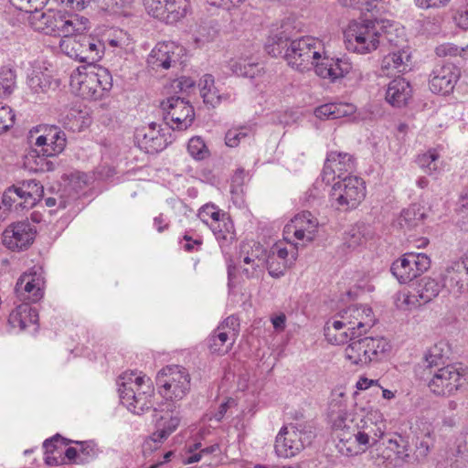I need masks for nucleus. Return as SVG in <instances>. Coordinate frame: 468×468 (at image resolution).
Wrapping results in <instances>:
<instances>
[{"label": "nucleus", "instance_id": "1", "mask_svg": "<svg viewBox=\"0 0 468 468\" xmlns=\"http://www.w3.org/2000/svg\"><path fill=\"white\" fill-rule=\"evenodd\" d=\"M281 56L297 70L305 71L314 67L318 76L332 81L344 78L352 69L348 58L326 56L323 42L311 36L291 40Z\"/></svg>", "mask_w": 468, "mask_h": 468}, {"label": "nucleus", "instance_id": "2", "mask_svg": "<svg viewBox=\"0 0 468 468\" xmlns=\"http://www.w3.org/2000/svg\"><path fill=\"white\" fill-rule=\"evenodd\" d=\"M333 429L337 439L335 447L345 456L365 452L369 447L377 445L384 435V424L373 420L363 409L356 411L339 410L333 420Z\"/></svg>", "mask_w": 468, "mask_h": 468}, {"label": "nucleus", "instance_id": "3", "mask_svg": "<svg viewBox=\"0 0 468 468\" xmlns=\"http://www.w3.org/2000/svg\"><path fill=\"white\" fill-rule=\"evenodd\" d=\"M398 27L389 20H366L352 22L346 29L345 43L347 50L357 54L370 53L379 45H398Z\"/></svg>", "mask_w": 468, "mask_h": 468}, {"label": "nucleus", "instance_id": "4", "mask_svg": "<svg viewBox=\"0 0 468 468\" xmlns=\"http://www.w3.org/2000/svg\"><path fill=\"white\" fill-rule=\"evenodd\" d=\"M31 23L36 30L46 35L59 37L61 39L90 28V21L85 16L51 10L41 14L37 12L32 16Z\"/></svg>", "mask_w": 468, "mask_h": 468}, {"label": "nucleus", "instance_id": "5", "mask_svg": "<svg viewBox=\"0 0 468 468\" xmlns=\"http://www.w3.org/2000/svg\"><path fill=\"white\" fill-rule=\"evenodd\" d=\"M149 381L145 376H135L133 372L123 373L117 380L122 403L134 414L140 415L153 408V388Z\"/></svg>", "mask_w": 468, "mask_h": 468}, {"label": "nucleus", "instance_id": "6", "mask_svg": "<svg viewBox=\"0 0 468 468\" xmlns=\"http://www.w3.org/2000/svg\"><path fill=\"white\" fill-rule=\"evenodd\" d=\"M83 33H75L60 39L59 48L68 57L93 65L102 58L105 44L99 37Z\"/></svg>", "mask_w": 468, "mask_h": 468}, {"label": "nucleus", "instance_id": "7", "mask_svg": "<svg viewBox=\"0 0 468 468\" xmlns=\"http://www.w3.org/2000/svg\"><path fill=\"white\" fill-rule=\"evenodd\" d=\"M329 197L335 208L343 211L354 209L366 197L365 182L356 176H343L333 184Z\"/></svg>", "mask_w": 468, "mask_h": 468}, {"label": "nucleus", "instance_id": "8", "mask_svg": "<svg viewBox=\"0 0 468 468\" xmlns=\"http://www.w3.org/2000/svg\"><path fill=\"white\" fill-rule=\"evenodd\" d=\"M156 385L162 396L170 400L182 399L190 389V376L183 367L173 365L161 369Z\"/></svg>", "mask_w": 468, "mask_h": 468}, {"label": "nucleus", "instance_id": "9", "mask_svg": "<svg viewBox=\"0 0 468 468\" xmlns=\"http://www.w3.org/2000/svg\"><path fill=\"white\" fill-rule=\"evenodd\" d=\"M314 437L312 431L299 430L293 425L284 426L276 436L275 452L280 457H293L305 446L310 445Z\"/></svg>", "mask_w": 468, "mask_h": 468}, {"label": "nucleus", "instance_id": "10", "mask_svg": "<svg viewBox=\"0 0 468 468\" xmlns=\"http://www.w3.org/2000/svg\"><path fill=\"white\" fill-rule=\"evenodd\" d=\"M430 267L431 260L427 254L407 252L392 263L390 271L400 283H408L420 276Z\"/></svg>", "mask_w": 468, "mask_h": 468}, {"label": "nucleus", "instance_id": "11", "mask_svg": "<svg viewBox=\"0 0 468 468\" xmlns=\"http://www.w3.org/2000/svg\"><path fill=\"white\" fill-rule=\"evenodd\" d=\"M164 120L173 130H186L195 118L194 108L180 97H169L161 102Z\"/></svg>", "mask_w": 468, "mask_h": 468}, {"label": "nucleus", "instance_id": "12", "mask_svg": "<svg viewBox=\"0 0 468 468\" xmlns=\"http://www.w3.org/2000/svg\"><path fill=\"white\" fill-rule=\"evenodd\" d=\"M466 380L462 367L448 365L438 368L429 382L430 389L437 395L449 396L456 391Z\"/></svg>", "mask_w": 468, "mask_h": 468}, {"label": "nucleus", "instance_id": "13", "mask_svg": "<svg viewBox=\"0 0 468 468\" xmlns=\"http://www.w3.org/2000/svg\"><path fill=\"white\" fill-rule=\"evenodd\" d=\"M300 29V23L292 16L286 17L279 24L273 25L268 40V45L266 47L267 52L272 57H279L282 55L283 49L291 40H294L293 37Z\"/></svg>", "mask_w": 468, "mask_h": 468}, {"label": "nucleus", "instance_id": "14", "mask_svg": "<svg viewBox=\"0 0 468 468\" xmlns=\"http://www.w3.org/2000/svg\"><path fill=\"white\" fill-rule=\"evenodd\" d=\"M318 221L309 211L296 215L283 229V237L288 243L294 239L310 242L314 240Z\"/></svg>", "mask_w": 468, "mask_h": 468}, {"label": "nucleus", "instance_id": "15", "mask_svg": "<svg viewBox=\"0 0 468 468\" xmlns=\"http://www.w3.org/2000/svg\"><path fill=\"white\" fill-rule=\"evenodd\" d=\"M356 167L353 156L347 153L330 152L327 154L324 169L322 172V180L329 184L331 180L343 179V176H353L351 174Z\"/></svg>", "mask_w": 468, "mask_h": 468}, {"label": "nucleus", "instance_id": "16", "mask_svg": "<svg viewBox=\"0 0 468 468\" xmlns=\"http://www.w3.org/2000/svg\"><path fill=\"white\" fill-rule=\"evenodd\" d=\"M36 233V228L30 222H15L3 232V244L12 250L27 249L33 243Z\"/></svg>", "mask_w": 468, "mask_h": 468}, {"label": "nucleus", "instance_id": "17", "mask_svg": "<svg viewBox=\"0 0 468 468\" xmlns=\"http://www.w3.org/2000/svg\"><path fill=\"white\" fill-rule=\"evenodd\" d=\"M443 286L454 294L468 292V257L452 262L442 274Z\"/></svg>", "mask_w": 468, "mask_h": 468}, {"label": "nucleus", "instance_id": "18", "mask_svg": "<svg viewBox=\"0 0 468 468\" xmlns=\"http://www.w3.org/2000/svg\"><path fill=\"white\" fill-rule=\"evenodd\" d=\"M67 144L65 133L58 126H47L43 133L36 138L34 145L40 148L43 155L56 156L63 152Z\"/></svg>", "mask_w": 468, "mask_h": 468}, {"label": "nucleus", "instance_id": "19", "mask_svg": "<svg viewBox=\"0 0 468 468\" xmlns=\"http://www.w3.org/2000/svg\"><path fill=\"white\" fill-rule=\"evenodd\" d=\"M181 48L173 42L158 43L151 51L147 63L153 69H168L179 62Z\"/></svg>", "mask_w": 468, "mask_h": 468}, {"label": "nucleus", "instance_id": "20", "mask_svg": "<svg viewBox=\"0 0 468 468\" xmlns=\"http://www.w3.org/2000/svg\"><path fill=\"white\" fill-rule=\"evenodd\" d=\"M99 80L96 76V71H81L79 68L70 76V86L83 99L98 100L101 99V89H98L100 85Z\"/></svg>", "mask_w": 468, "mask_h": 468}, {"label": "nucleus", "instance_id": "21", "mask_svg": "<svg viewBox=\"0 0 468 468\" xmlns=\"http://www.w3.org/2000/svg\"><path fill=\"white\" fill-rule=\"evenodd\" d=\"M459 70L452 64L436 67L430 80V90L433 93L449 94L454 89Z\"/></svg>", "mask_w": 468, "mask_h": 468}, {"label": "nucleus", "instance_id": "22", "mask_svg": "<svg viewBox=\"0 0 468 468\" xmlns=\"http://www.w3.org/2000/svg\"><path fill=\"white\" fill-rule=\"evenodd\" d=\"M372 310L366 306L350 305L339 313L341 319H344L349 327H355L357 336H362L374 324L371 318Z\"/></svg>", "mask_w": 468, "mask_h": 468}, {"label": "nucleus", "instance_id": "23", "mask_svg": "<svg viewBox=\"0 0 468 468\" xmlns=\"http://www.w3.org/2000/svg\"><path fill=\"white\" fill-rule=\"evenodd\" d=\"M410 461V454L405 444L404 440L399 436L396 439H388L385 449L378 457L376 463L379 465L381 463L393 464L394 466H400L404 463Z\"/></svg>", "mask_w": 468, "mask_h": 468}, {"label": "nucleus", "instance_id": "24", "mask_svg": "<svg viewBox=\"0 0 468 468\" xmlns=\"http://www.w3.org/2000/svg\"><path fill=\"white\" fill-rule=\"evenodd\" d=\"M411 93L412 89L410 82L404 78L398 77L388 83L386 101L392 106L399 108L406 105Z\"/></svg>", "mask_w": 468, "mask_h": 468}, {"label": "nucleus", "instance_id": "25", "mask_svg": "<svg viewBox=\"0 0 468 468\" xmlns=\"http://www.w3.org/2000/svg\"><path fill=\"white\" fill-rule=\"evenodd\" d=\"M43 281L40 276L36 273H25L17 281L16 291L20 293H27L24 296L31 302H37L43 296Z\"/></svg>", "mask_w": 468, "mask_h": 468}, {"label": "nucleus", "instance_id": "26", "mask_svg": "<svg viewBox=\"0 0 468 468\" xmlns=\"http://www.w3.org/2000/svg\"><path fill=\"white\" fill-rule=\"evenodd\" d=\"M38 321V314L37 310L28 303L18 305L9 314L8 322L12 327H19L21 330L26 329L29 324H35Z\"/></svg>", "mask_w": 468, "mask_h": 468}, {"label": "nucleus", "instance_id": "27", "mask_svg": "<svg viewBox=\"0 0 468 468\" xmlns=\"http://www.w3.org/2000/svg\"><path fill=\"white\" fill-rule=\"evenodd\" d=\"M363 349V356H367L368 363L378 361L379 356L389 350L390 346L384 337H359Z\"/></svg>", "mask_w": 468, "mask_h": 468}, {"label": "nucleus", "instance_id": "28", "mask_svg": "<svg viewBox=\"0 0 468 468\" xmlns=\"http://www.w3.org/2000/svg\"><path fill=\"white\" fill-rule=\"evenodd\" d=\"M410 55L406 50H398L386 55L381 62V69L388 74L390 71L405 72L410 69Z\"/></svg>", "mask_w": 468, "mask_h": 468}, {"label": "nucleus", "instance_id": "29", "mask_svg": "<svg viewBox=\"0 0 468 468\" xmlns=\"http://www.w3.org/2000/svg\"><path fill=\"white\" fill-rule=\"evenodd\" d=\"M236 339L235 333H227L217 328L209 337V350L213 354L225 355L232 348Z\"/></svg>", "mask_w": 468, "mask_h": 468}, {"label": "nucleus", "instance_id": "30", "mask_svg": "<svg viewBox=\"0 0 468 468\" xmlns=\"http://www.w3.org/2000/svg\"><path fill=\"white\" fill-rule=\"evenodd\" d=\"M16 187L24 198V201L20 202L19 205H24L27 209L34 207L44 193L43 186L35 179L23 181L21 186Z\"/></svg>", "mask_w": 468, "mask_h": 468}, {"label": "nucleus", "instance_id": "31", "mask_svg": "<svg viewBox=\"0 0 468 468\" xmlns=\"http://www.w3.org/2000/svg\"><path fill=\"white\" fill-rule=\"evenodd\" d=\"M425 217L424 208L414 204L402 210L398 224L402 229L410 230L421 224Z\"/></svg>", "mask_w": 468, "mask_h": 468}, {"label": "nucleus", "instance_id": "32", "mask_svg": "<svg viewBox=\"0 0 468 468\" xmlns=\"http://www.w3.org/2000/svg\"><path fill=\"white\" fill-rule=\"evenodd\" d=\"M355 329V327H349L350 337L347 341L349 344L345 349V356L354 365L366 366L369 364L367 356H363L364 352L358 339L360 336H357Z\"/></svg>", "mask_w": 468, "mask_h": 468}, {"label": "nucleus", "instance_id": "33", "mask_svg": "<svg viewBox=\"0 0 468 468\" xmlns=\"http://www.w3.org/2000/svg\"><path fill=\"white\" fill-rule=\"evenodd\" d=\"M49 156L43 155L40 153V148H36L30 151L25 158V166L33 172H48L55 169V164L48 160Z\"/></svg>", "mask_w": 468, "mask_h": 468}, {"label": "nucleus", "instance_id": "34", "mask_svg": "<svg viewBox=\"0 0 468 468\" xmlns=\"http://www.w3.org/2000/svg\"><path fill=\"white\" fill-rule=\"evenodd\" d=\"M28 88L37 99H42V96L48 93L53 89V81L49 75L40 71H34L27 80Z\"/></svg>", "mask_w": 468, "mask_h": 468}, {"label": "nucleus", "instance_id": "35", "mask_svg": "<svg viewBox=\"0 0 468 468\" xmlns=\"http://www.w3.org/2000/svg\"><path fill=\"white\" fill-rule=\"evenodd\" d=\"M16 69L11 65L0 67V98L10 96L16 89Z\"/></svg>", "mask_w": 468, "mask_h": 468}, {"label": "nucleus", "instance_id": "36", "mask_svg": "<svg viewBox=\"0 0 468 468\" xmlns=\"http://www.w3.org/2000/svg\"><path fill=\"white\" fill-rule=\"evenodd\" d=\"M345 327H348V325L344 319L327 322L324 328V335L328 341L335 345L347 343L348 338L350 337V332H341Z\"/></svg>", "mask_w": 468, "mask_h": 468}, {"label": "nucleus", "instance_id": "37", "mask_svg": "<svg viewBox=\"0 0 468 468\" xmlns=\"http://www.w3.org/2000/svg\"><path fill=\"white\" fill-rule=\"evenodd\" d=\"M166 24H175L186 16L189 9V0H165Z\"/></svg>", "mask_w": 468, "mask_h": 468}, {"label": "nucleus", "instance_id": "38", "mask_svg": "<svg viewBox=\"0 0 468 468\" xmlns=\"http://www.w3.org/2000/svg\"><path fill=\"white\" fill-rule=\"evenodd\" d=\"M449 347L446 343L440 342L431 346L424 356V367L432 368L444 363V358H448Z\"/></svg>", "mask_w": 468, "mask_h": 468}, {"label": "nucleus", "instance_id": "39", "mask_svg": "<svg viewBox=\"0 0 468 468\" xmlns=\"http://www.w3.org/2000/svg\"><path fill=\"white\" fill-rule=\"evenodd\" d=\"M230 69L238 76L253 79L261 74L263 68L259 63L250 62L246 58L230 63Z\"/></svg>", "mask_w": 468, "mask_h": 468}, {"label": "nucleus", "instance_id": "40", "mask_svg": "<svg viewBox=\"0 0 468 468\" xmlns=\"http://www.w3.org/2000/svg\"><path fill=\"white\" fill-rule=\"evenodd\" d=\"M23 201L24 198L16 186L8 187L0 198V202L5 211L7 213L10 211L18 212L19 210L25 209L24 205H19V203Z\"/></svg>", "mask_w": 468, "mask_h": 468}, {"label": "nucleus", "instance_id": "41", "mask_svg": "<svg viewBox=\"0 0 468 468\" xmlns=\"http://www.w3.org/2000/svg\"><path fill=\"white\" fill-rule=\"evenodd\" d=\"M441 285L431 278H423L419 284L418 296L423 303H429L441 292Z\"/></svg>", "mask_w": 468, "mask_h": 468}, {"label": "nucleus", "instance_id": "42", "mask_svg": "<svg viewBox=\"0 0 468 468\" xmlns=\"http://www.w3.org/2000/svg\"><path fill=\"white\" fill-rule=\"evenodd\" d=\"M74 443L80 446L79 452V459L78 464H86L95 460L99 453L100 450L97 447L96 443L92 441H73Z\"/></svg>", "mask_w": 468, "mask_h": 468}, {"label": "nucleus", "instance_id": "43", "mask_svg": "<svg viewBox=\"0 0 468 468\" xmlns=\"http://www.w3.org/2000/svg\"><path fill=\"white\" fill-rule=\"evenodd\" d=\"M210 229L218 239L228 240L233 238V225L227 216L218 222H211Z\"/></svg>", "mask_w": 468, "mask_h": 468}, {"label": "nucleus", "instance_id": "44", "mask_svg": "<svg viewBox=\"0 0 468 468\" xmlns=\"http://www.w3.org/2000/svg\"><path fill=\"white\" fill-rule=\"evenodd\" d=\"M189 154L197 161L204 160L209 156V151L204 141L198 137H192L187 144Z\"/></svg>", "mask_w": 468, "mask_h": 468}, {"label": "nucleus", "instance_id": "45", "mask_svg": "<svg viewBox=\"0 0 468 468\" xmlns=\"http://www.w3.org/2000/svg\"><path fill=\"white\" fill-rule=\"evenodd\" d=\"M165 0H144V7L153 17L166 23Z\"/></svg>", "mask_w": 468, "mask_h": 468}, {"label": "nucleus", "instance_id": "46", "mask_svg": "<svg viewBox=\"0 0 468 468\" xmlns=\"http://www.w3.org/2000/svg\"><path fill=\"white\" fill-rule=\"evenodd\" d=\"M365 237L359 227H352L345 233L344 244L349 249H356L363 244Z\"/></svg>", "mask_w": 468, "mask_h": 468}, {"label": "nucleus", "instance_id": "47", "mask_svg": "<svg viewBox=\"0 0 468 468\" xmlns=\"http://www.w3.org/2000/svg\"><path fill=\"white\" fill-rule=\"evenodd\" d=\"M17 9L27 13L38 12L48 0H9Z\"/></svg>", "mask_w": 468, "mask_h": 468}, {"label": "nucleus", "instance_id": "48", "mask_svg": "<svg viewBox=\"0 0 468 468\" xmlns=\"http://www.w3.org/2000/svg\"><path fill=\"white\" fill-rule=\"evenodd\" d=\"M226 216L213 204H206L204 205L198 212L199 218L208 224V220L211 219L212 222H218L219 219Z\"/></svg>", "mask_w": 468, "mask_h": 468}, {"label": "nucleus", "instance_id": "49", "mask_svg": "<svg viewBox=\"0 0 468 468\" xmlns=\"http://www.w3.org/2000/svg\"><path fill=\"white\" fill-rule=\"evenodd\" d=\"M158 126L159 125H157L155 122H152L149 124L147 132H145L144 128L136 130L135 136L141 147L144 148L149 144V141H153L154 138L161 133V130L157 129Z\"/></svg>", "mask_w": 468, "mask_h": 468}, {"label": "nucleus", "instance_id": "50", "mask_svg": "<svg viewBox=\"0 0 468 468\" xmlns=\"http://www.w3.org/2000/svg\"><path fill=\"white\" fill-rule=\"evenodd\" d=\"M15 114L8 106H0V133L13 126Z\"/></svg>", "mask_w": 468, "mask_h": 468}, {"label": "nucleus", "instance_id": "51", "mask_svg": "<svg viewBox=\"0 0 468 468\" xmlns=\"http://www.w3.org/2000/svg\"><path fill=\"white\" fill-rule=\"evenodd\" d=\"M96 76L100 80V85L98 89H101V98L102 97L104 91L109 90L112 86V80L108 69L104 68H100L98 71H96Z\"/></svg>", "mask_w": 468, "mask_h": 468}, {"label": "nucleus", "instance_id": "52", "mask_svg": "<svg viewBox=\"0 0 468 468\" xmlns=\"http://www.w3.org/2000/svg\"><path fill=\"white\" fill-rule=\"evenodd\" d=\"M463 49H460L454 44L452 43H444L438 46L435 49L436 55L438 57H456L462 53Z\"/></svg>", "mask_w": 468, "mask_h": 468}, {"label": "nucleus", "instance_id": "53", "mask_svg": "<svg viewBox=\"0 0 468 468\" xmlns=\"http://www.w3.org/2000/svg\"><path fill=\"white\" fill-rule=\"evenodd\" d=\"M167 139L164 133H158L153 141H149V144L144 147L146 152L154 153L165 149L168 145Z\"/></svg>", "mask_w": 468, "mask_h": 468}, {"label": "nucleus", "instance_id": "54", "mask_svg": "<svg viewBox=\"0 0 468 468\" xmlns=\"http://www.w3.org/2000/svg\"><path fill=\"white\" fill-rule=\"evenodd\" d=\"M339 3L344 6H350L354 8L360 9L362 11H372L376 5L373 1L368 0H338Z\"/></svg>", "mask_w": 468, "mask_h": 468}, {"label": "nucleus", "instance_id": "55", "mask_svg": "<svg viewBox=\"0 0 468 468\" xmlns=\"http://www.w3.org/2000/svg\"><path fill=\"white\" fill-rule=\"evenodd\" d=\"M200 95L203 98L204 102L212 107H216L222 101V96L216 87H214V89L203 91V93Z\"/></svg>", "mask_w": 468, "mask_h": 468}, {"label": "nucleus", "instance_id": "56", "mask_svg": "<svg viewBox=\"0 0 468 468\" xmlns=\"http://www.w3.org/2000/svg\"><path fill=\"white\" fill-rule=\"evenodd\" d=\"M218 329L221 331H225L227 333L232 332L235 333V338H237L239 330V323L238 317L234 315H230L227 317L218 326Z\"/></svg>", "mask_w": 468, "mask_h": 468}, {"label": "nucleus", "instance_id": "57", "mask_svg": "<svg viewBox=\"0 0 468 468\" xmlns=\"http://www.w3.org/2000/svg\"><path fill=\"white\" fill-rule=\"evenodd\" d=\"M248 135L246 132L237 129L229 130L225 135L226 144L229 147H236L239 145L240 140Z\"/></svg>", "mask_w": 468, "mask_h": 468}, {"label": "nucleus", "instance_id": "58", "mask_svg": "<svg viewBox=\"0 0 468 468\" xmlns=\"http://www.w3.org/2000/svg\"><path fill=\"white\" fill-rule=\"evenodd\" d=\"M334 104L335 106V109L333 110V120L351 115L355 112V107L353 104L344 102H338Z\"/></svg>", "mask_w": 468, "mask_h": 468}, {"label": "nucleus", "instance_id": "59", "mask_svg": "<svg viewBox=\"0 0 468 468\" xmlns=\"http://www.w3.org/2000/svg\"><path fill=\"white\" fill-rule=\"evenodd\" d=\"M440 155L436 150L431 149L427 153L420 154L417 158V163L419 166L424 171V169L429 166L430 162H433L435 160H439Z\"/></svg>", "mask_w": 468, "mask_h": 468}, {"label": "nucleus", "instance_id": "60", "mask_svg": "<svg viewBox=\"0 0 468 468\" xmlns=\"http://www.w3.org/2000/svg\"><path fill=\"white\" fill-rule=\"evenodd\" d=\"M58 441H61L62 444H65V445L71 442V441H67L66 439L61 437L59 434H56L52 438L48 439L43 442V447L46 450V453L53 454L54 452L58 451V446L56 443Z\"/></svg>", "mask_w": 468, "mask_h": 468}, {"label": "nucleus", "instance_id": "61", "mask_svg": "<svg viewBox=\"0 0 468 468\" xmlns=\"http://www.w3.org/2000/svg\"><path fill=\"white\" fill-rule=\"evenodd\" d=\"M415 5L421 9L441 8L446 6L451 0H414Z\"/></svg>", "mask_w": 468, "mask_h": 468}, {"label": "nucleus", "instance_id": "62", "mask_svg": "<svg viewBox=\"0 0 468 468\" xmlns=\"http://www.w3.org/2000/svg\"><path fill=\"white\" fill-rule=\"evenodd\" d=\"M335 109L334 103H325L317 107L314 114L321 120H333V110Z\"/></svg>", "mask_w": 468, "mask_h": 468}, {"label": "nucleus", "instance_id": "63", "mask_svg": "<svg viewBox=\"0 0 468 468\" xmlns=\"http://www.w3.org/2000/svg\"><path fill=\"white\" fill-rule=\"evenodd\" d=\"M165 417H164V416L161 417V419L157 424V426H158L157 431L152 434L151 439L154 442H161L170 435L169 431L165 430Z\"/></svg>", "mask_w": 468, "mask_h": 468}, {"label": "nucleus", "instance_id": "64", "mask_svg": "<svg viewBox=\"0 0 468 468\" xmlns=\"http://www.w3.org/2000/svg\"><path fill=\"white\" fill-rule=\"evenodd\" d=\"M107 42L112 48H123L126 45L127 37L122 31H115V35L112 37H108Z\"/></svg>", "mask_w": 468, "mask_h": 468}]
</instances>
